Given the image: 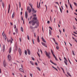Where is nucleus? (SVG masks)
Segmentation results:
<instances>
[{
	"instance_id": "nucleus-60",
	"label": "nucleus",
	"mask_w": 77,
	"mask_h": 77,
	"mask_svg": "<svg viewBox=\"0 0 77 77\" xmlns=\"http://www.w3.org/2000/svg\"><path fill=\"white\" fill-rule=\"evenodd\" d=\"M47 23L48 24H49V23H50V21H48Z\"/></svg>"
},
{
	"instance_id": "nucleus-55",
	"label": "nucleus",
	"mask_w": 77,
	"mask_h": 77,
	"mask_svg": "<svg viewBox=\"0 0 77 77\" xmlns=\"http://www.w3.org/2000/svg\"><path fill=\"white\" fill-rule=\"evenodd\" d=\"M22 14H23V12L21 11L20 12V15H22Z\"/></svg>"
},
{
	"instance_id": "nucleus-10",
	"label": "nucleus",
	"mask_w": 77,
	"mask_h": 77,
	"mask_svg": "<svg viewBox=\"0 0 77 77\" xmlns=\"http://www.w3.org/2000/svg\"><path fill=\"white\" fill-rule=\"evenodd\" d=\"M25 17H26V19H27V11H26L25 12Z\"/></svg>"
},
{
	"instance_id": "nucleus-42",
	"label": "nucleus",
	"mask_w": 77,
	"mask_h": 77,
	"mask_svg": "<svg viewBox=\"0 0 77 77\" xmlns=\"http://www.w3.org/2000/svg\"><path fill=\"white\" fill-rule=\"evenodd\" d=\"M72 53H73V56H75V54H74V51H72Z\"/></svg>"
},
{
	"instance_id": "nucleus-50",
	"label": "nucleus",
	"mask_w": 77,
	"mask_h": 77,
	"mask_svg": "<svg viewBox=\"0 0 77 77\" xmlns=\"http://www.w3.org/2000/svg\"><path fill=\"white\" fill-rule=\"evenodd\" d=\"M19 40L20 42H21V38H19Z\"/></svg>"
},
{
	"instance_id": "nucleus-2",
	"label": "nucleus",
	"mask_w": 77,
	"mask_h": 77,
	"mask_svg": "<svg viewBox=\"0 0 77 77\" xmlns=\"http://www.w3.org/2000/svg\"><path fill=\"white\" fill-rule=\"evenodd\" d=\"M45 53L46 56L48 57V58L49 59H50L51 57L50 56V53H48V52L46 51H45Z\"/></svg>"
},
{
	"instance_id": "nucleus-18",
	"label": "nucleus",
	"mask_w": 77,
	"mask_h": 77,
	"mask_svg": "<svg viewBox=\"0 0 77 77\" xmlns=\"http://www.w3.org/2000/svg\"><path fill=\"white\" fill-rule=\"evenodd\" d=\"M11 50H12V48L11 47L10 48V49L9 50V53H10L11 52Z\"/></svg>"
},
{
	"instance_id": "nucleus-54",
	"label": "nucleus",
	"mask_w": 77,
	"mask_h": 77,
	"mask_svg": "<svg viewBox=\"0 0 77 77\" xmlns=\"http://www.w3.org/2000/svg\"><path fill=\"white\" fill-rule=\"evenodd\" d=\"M21 68H23V65H21Z\"/></svg>"
},
{
	"instance_id": "nucleus-59",
	"label": "nucleus",
	"mask_w": 77,
	"mask_h": 77,
	"mask_svg": "<svg viewBox=\"0 0 77 77\" xmlns=\"http://www.w3.org/2000/svg\"><path fill=\"white\" fill-rule=\"evenodd\" d=\"M73 27H74V28H73L75 30L76 29L75 28V27L74 26H73Z\"/></svg>"
},
{
	"instance_id": "nucleus-61",
	"label": "nucleus",
	"mask_w": 77,
	"mask_h": 77,
	"mask_svg": "<svg viewBox=\"0 0 77 77\" xmlns=\"http://www.w3.org/2000/svg\"><path fill=\"white\" fill-rule=\"evenodd\" d=\"M14 29H16V28L17 27L16 26V25H14Z\"/></svg>"
},
{
	"instance_id": "nucleus-23",
	"label": "nucleus",
	"mask_w": 77,
	"mask_h": 77,
	"mask_svg": "<svg viewBox=\"0 0 77 77\" xmlns=\"http://www.w3.org/2000/svg\"><path fill=\"white\" fill-rule=\"evenodd\" d=\"M2 5L3 6V7L4 8V7H5V4L4 3V2H2Z\"/></svg>"
},
{
	"instance_id": "nucleus-21",
	"label": "nucleus",
	"mask_w": 77,
	"mask_h": 77,
	"mask_svg": "<svg viewBox=\"0 0 77 77\" xmlns=\"http://www.w3.org/2000/svg\"><path fill=\"white\" fill-rule=\"evenodd\" d=\"M30 63L32 65H34V63H33V62H32V61H30Z\"/></svg>"
},
{
	"instance_id": "nucleus-40",
	"label": "nucleus",
	"mask_w": 77,
	"mask_h": 77,
	"mask_svg": "<svg viewBox=\"0 0 77 77\" xmlns=\"http://www.w3.org/2000/svg\"><path fill=\"white\" fill-rule=\"evenodd\" d=\"M2 35H3V36H5V33H4V31H3L2 32Z\"/></svg>"
},
{
	"instance_id": "nucleus-14",
	"label": "nucleus",
	"mask_w": 77,
	"mask_h": 77,
	"mask_svg": "<svg viewBox=\"0 0 77 77\" xmlns=\"http://www.w3.org/2000/svg\"><path fill=\"white\" fill-rule=\"evenodd\" d=\"M14 16H15V12H14L12 15V18H14Z\"/></svg>"
},
{
	"instance_id": "nucleus-4",
	"label": "nucleus",
	"mask_w": 77,
	"mask_h": 77,
	"mask_svg": "<svg viewBox=\"0 0 77 77\" xmlns=\"http://www.w3.org/2000/svg\"><path fill=\"white\" fill-rule=\"evenodd\" d=\"M3 65L4 67H6V65H7V63L6 62L5 60H4L3 61Z\"/></svg>"
},
{
	"instance_id": "nucleus-5",
	"label": "nucleus",
	"mask_w": 77,
	"mask_h": 77,
	"mask_svg": "<svg viewBox=\"0 0 77 77\" xmlns=\"http://www.w3.org/2000/svg\"><path fill=\"white\" fill-rule=\"evenodd\" d=\"M19 53L20 56H21V54L22 53L21 48H19Z\"/></svg>"
},
{
	"instance_id": "nucleus-20",
	"label": "nucleus",
	"mask_w": 77,
	"mask_h": 77,
	"mask_svg": "<svg viewBox=\"0 0 77 77\" xmlns=\"http://www.w3.org/2000/svg\"><path fill=\"white\" fill-rule=\"evenodd\" d=\"M4 39H5V41H6V38H7L6 35H5H5H4Z\"/></svg>"
},
{
	"instance_id": "nucleus-13",
	"label": "nucleus",
	"mask_w": 77,
	"mask_h": 77,
	"mask_svg": "<svg viewBox=\"0 0 77 77\" xmlns=\"http://www.w3.org/2000/svg\"><path fill=\"white\" fill-rule=\"evenodd\" d=\"M50 62H51V63H52V64H53L54 65H57V64H56V63H53V61H52L51 60H50Z\"/></svg>"
},
{
	"instance_id": "nucleus-25",
	"label": "nucleus",
	"mask_w": 77,
	"mask_h": 77,
	"mask_svg": "<svg viewBox=\"0 0 77 77\" xmlns=\"http://www.w3.org/2000/svg\"><path fill=\"white\" fill-rule=\"evenodd\" d=\"M52 67L53 68H54V69H56V70L57 71H58V70H57V69H56V68L54 67H53V66H52Z\"/></svg>"
},
{
	"instance_id": "nucleus-36",
	"label": "nucleus",
	"mask_w": 77,
	"mask_h": 77,
	"mask_svg": "<svg viewBox=\"0 0 77 77\" xmlns=\"http://www.w3.org/2000/svg\"><path fill=\"white\" fill-rule=\"evenodd\" d=\"M32 11V9L30 8L29 9V13H30V12H31Z\"/></svg>"
},
{
	"instance_id": "nucleus-15",
	"label": "nucleus",
	"mask_w": 77,
	"mask_h": 77,
	"mask_svg": "<svg viewBox=\"0 0 77 77\" xmlns=\"http://www.w3.org/2000/svg\"><path fill=\"white\" fill-rule=\"evenodd\" d=\"M29 5L32 9L33 8V5L32 4H29Z\"/></svg>"
},
{
	"instance_id": "nucleus-44",
	"label": "nucleus",
	"mask_w": 77,
	"mask_h": 77,
	"mask_svg": "<svg viewBox=\"0 0 77 77\" xmlns=\"http://www.w3.org/2000/svg\"><path fill=\"white\" fill-rule=\"evenodd\" d=\"M10 11V8L8 9V13L9 14V11Z\"/></svg>"
},
{
	"instance_id": "nucleus-41",
	"label": "nucleus",
	"mask_w": 77,
	"mask_h": 77,
	"mask_svg": "<svg viewBox=\"0 0 77 77\" xmlns=\"http://www.w3.org/2000/svg\"><path fill=\"white\" fill-rule=\"evenodd\" d=\"M56 48L57 50H59V47L58 46H57L56 47Z\"/></svg>"
},
{
	"instance_id": "nucleus-30",
	"label": "nucleus",
	"mask_w": 77,
	"mask_h": 77,
	"mask_svg": "<svg viewBox=\"0 0 77 77\" xmlns=\"http://www.w3.org/2000/svg\"><path fill=\"white\" fill-rule=\"evenodd\" d=\"M37 53L38 55V56L39 57H40V55H39V54L38 52H37Z\"/></svg>"
},
{
	"instance_id": "nucleus-38",
	"label": "nucleus",
	"mask_w": 77,
	"mask_h": 77,
	"mask_svg": "<svg viewBox=\"0 0 77 77\" xmlns=\"http://www.w3.org/2000/svg\"><path fill=\"white\" fill-rule=\"evenodd\" d=\"M15 49H16V51H17V46H15Z\"/></svg>"
},
{
	"instance_id": "nucleus-8",
	"label": "nucleus",
	"mask_w": 77,
	"mask_h": 77,
	"mask_svg": "<svg viewBox=\"0 0 77 77\" xmlns=\"http://www.w3.org/2000/svg\"><path fill=\"white\" fill-rule=\"evenodd\" d=\"M42 45H43L44 46H45V47H46V48L47 47V45L46 44L44 43L43 42H42Z\"/></svg>"
},
{
	"instance_id": "nucleus-57",
	"label": "nucleus",
	"mask_w": 77,
	"mask_h": 77,
	"mask_svg": "<svg viewBox=\"0 0 77 77\" xmlns=\"http://www.w3.org/2000/svg\"><path fill=\"white\" fill-rule=\"evenodd\" d=\"M55 3H56V4H57V5H58V6L59 5V3H58V2H56Z\"/></svg>"
},
{
	"instance_id": "nucleus-58",
	"label": "nucleus",
	"mask_w": 77,
	"mask_h": 77,
	"mask_svg": "<svg viewBox=\"0 0 77 77\" xmlns=\"http://www.w3.org/2000/svg\"><path fill=\"white\" fill-rule=\"evenodd\" d=\"M54 42L56 45H58V44H57V43H56V42Z\"/></svg>"
},
{
	"instance_id": "nucleus-24",
	"label": "nucleus",
	"mask_w": 77,
	"mask_h": 77,
	"mask_svg": "<svg viewBox=\"0 0 77 77\" xmlns=\"http://www.w3.org/2000/svg\"><path fill=\"white\" fill-rule=\"evenodd\" d=\"M37 69H38V71H40L41 69H40V68H39V67H37Z\"/></svg>"
},
{
	"instance_id": "nucleus-33",
	"label": "nucleus",
	"mask_w": 77,
	"mask_h": 77,
	"mask_svg": "<svg viewBox=\"0 0 77 77\" xmlns=\"http://www.w3.org/2000/svg\"><path fill=\"white\" fill-rule=\"evenodd\" d=\"M67 74L69 75V76H70V77H71V75L69 74V72H67Z\"/></svg>"
},
{
	"instance_id": "nucleus-22",
	"label": "nucleus",
	"mask_w": 77,
	"mask_h": 77,
	"mask_svg": "<svg viewBox=\"0 0 77 77\" xmlns=\"http://www.w3.org/2000/svg\"><path fill=\"white\" fill-rule=\"evenodd\" d=\"M49 34L50 35H51V31L50 30V29H49Z\"/></svg>"
},
{
	"instance_id": "nucleus-53",
	"label": "nucleus",
	"mask_w": 77,
	"mask_h": 77,
	"mask_svg": "<svg viewBox=\"0 0 77 77\" xmlns=\"http://www.w3.org/2000/svg\"><path fill=\"white\" fill-rule=\"evenodd\" d=\"M59 31L60 33V34H61V31L60 30V29H59Z\"/></svg>"
},
{
	"instance_id": "nucleus-1",
	"label": "nucleus",
	"mask_w": 77,
	"mask_h": 77,
	"mask_svg": "<svg viewBox=\"0 0 77 77\" xmlns=\"http://www.w3.org/2000/svg\"><path fill=\"white\" fill-rule=\"evenodd\" d=\"M33 17L32 20L30 21L29 23L32 24V26H35V24L36 23L37 26H35V28H38V21L37 20V17H36V14H34L32 15Z\"/></svg>"
},
{
	"instance_id": "nucleus-39",
	"label": "nucleus",
	"mask_w": 77,
	"mask_h": 77,
	"mask_svg": "<svg viewBox=\"0 0 77 77\" xmlns=\"http://www.w3.org/2000/svg\"><path fill=\"white\" fill-rule=\"evenodd\" d=\"M32 59V60H35V58H33V57H31Z\"/></svg>"
},
{
	"instance_id": "nucleus-63",
	"label": "nucleus",
	"mask_w": 77,
	"mask_h": 77,
	"mask_svg": "<svg viewBox=\"0 0 77 77\" xmlns=\"http://www.w3.org/2000/svg\"><path fill=\"white\" fill-rule=\"evenodd\" d=\"M65 6H66V8H68V6H67V5H66V4H65Z\"/></svg>"
},
{
	"instance_id": "nucleus-37",
	"label": "nucleus",
	"mask_w": 77,
	"mask_h": 77,
	"mask_svg": "<svg viewBox=\"0 0 77 77\" xmlns=\"http://www.w3.org/2000/svg\"><path fill=\"white\" fill-rule=\"evenodd\" d=\"M60 9L61 13H62V9H61V8H60Z\"/></svg>"
},
{
	"instance_id": "nucleus-35",
	"label": "nucleus",
	"mask_w": 77,
	"mask_h": 77,
	"mask_svg": "<svg viewBox=\"0 0 77 77\" xmlns=\"http://www.w3.org/2000/svg\"><path fill=\"white\" fill-rule=\"evenodd\" d=\"M61 69H62V70H63L64 73H65V72H64V70L63 69V68H62V67H61Z\"/></svg>"
},
{
	"instance_id": "nucleus-62",
	"label": "nucleus",
	"mask_w": 77,
	"mask_h": 77,
	"mask_svg": "<svg viewBox=\"0 0 77 77\" xmlns=\"http://www.w3.org/2000/svg\"><path fill=\"white\" fill-rule=\"evenodd\" d=\"M63 32H65V29H63Z\"/></svg>"
},
{
	"instance_id": "nucleus-52",
	"label": "nucleus",
	"mask_w": 77,
	"mask_h": 77,
	"mask_svg": "<svg viewBox=\"0 0 77 77\" xmlns=\"http://www.w3.org/2000/svg\"><path fill=\"white\" fill-rule=\"evenodd\" d=\"M10 24L11 26H13V24H12V22H10Z\"/></svg>"
},
{
	"instance_id": "nucleus-49",
	"label": "nucleus",
	"mask_w": 77,
	"mask_h": 77,
	"mask_svg": "<svg viewBox=\"0 0 77 77\" xmlns=\"http://www.w3.org/2000/svg\"><path fill=\"white\" fill-rule=\"evenodd\" d=\"M19 5H20V8H21V3L20 2H19Z\"/></svg>"
},
{
	"instance_id": "nucleus-34",
	"label": "nucleus",
	"mask_w": 77,
	"mask_h": 77,
	"mask_svg": "<svg viewBox=\"0 0 77 77\" xmlns=\"http://www.w3.org/2000/svg\"><path fill=\"white\" fill-rule=\"evenodd\" d=\"M25 54H26V55H27V51H26V50H25Z\"/></svg>"
},
{
	"instance_id": "nucleus-12",
	"label": "nucleus",
	"mask_w": 77,
	"mask_h": 77,
	"mask_svg": "<svg viewBox=\"0 0 77 77\" xmlns=\"http://www.w3.org/2000/svg\"><path fill=\"white\" fill-rule=\"evenodd\" d=\"M42 41H43V42L46 43V41H45V39H44V38H43V37H42Z\"/></svg>"
},
{
	"instance_id": "nucleus-9",
	"label": "nucleus",
	"mask_w": 77,
	"mask_h": 77,
	"mask_svg": "<svg viewBox=\"0 0 77 77\" xmlns=\"http://www.w3.org/2000/svg\"><path fill=\"white\" fill-rule=\"evenodd\" d=\"M5 51V45H3V52H4Z\"/></svg>"
},
{
	"instance_id": "nucleus-32",
	"label": "nucleus",
	"mask_w": 77,
	"mask_h": 77,
	"mask_svg": "<svg viewBox=\"0 0 77 77\" xmlns=\"http://www.w3.org/2000/svg\"><path fill=\"white\" fill-rule=\"evenodd\" d=\"M30 75L31 77H33V75L31 73H30Z\"/></svg>"
},
{
	"instance_id": "nucleus-7",
	"label": "nucleus",
	"mask_w": 77,
	"mask_h": 77,
	"mask_svg": "<svg viewBox=\"0 0 77 77\" xmlns=\"http://www.w3.org/2000/svg\"><path fill=\"white\" fill-rule=\"evenodd\" d=\"M8 59L9 60V61H11V55H9L8 56Z\"/></svg>"
},
{
	"instance_id": "nucleus-19",
	"label": "nucleus",
	"mask_w": 77,
	"mask_h": 77,
	"mask_svg": "<svg viewBox=\"0 0 77 77\" xmlns=\"http://www.w3.org/2000/svg\"><path fill=\"white\" fill-rule=\"evenodd\" d=\"M70 7L71 9H72V10L73 9V8H72V5H71V4H70Z\"/></svg>"
},
{
	"instance_id": "nucleus-31",
	"label": "nucleus",
	"mask_w": 77,
	"mask_h": 77,
	"mask_svg": "<svg viewBox=\"0 0 77 77\" xmlns=\"http://www.w3.org/2000/svg\"><path fill=\"white\" fill-rule=\"evenodd\" d=\"M37 53L38 55V56L39 57H40V55H39V54L38 52H37Z\"/></svg>"
},
{
	"instance_id": "nucleus-28",
	"label": "nucleus",
	"mask_w": 77,
	"mask_h": 77,
	"mask_svg": "<svg viewBox=\"0 0 77 77\" xmlns=\"http://www.w3.org/2000/svg\"><path fill=\"white\" fill-rule=\"evenodd\" d=\"M27 10L28 11V12H29V7H27Z\"/></svg>"
},
{
	"instance_id": "nucleus-45",
	"label": "nucleus",
	"mask_w": 77,
	"mask_h": 77,
	"mask_svg": "<svg viewBox=\"0 0 77 77\" xmlns=\"http://www.w3.org/2000/svg\"><path fill=\"white\" fill-rule=\"evenodd\" d=\"M27 38H28V40H29V35H28L27 36Z\"/></svg>"
},
{
	"instance_id": "nucleus-16",
	"label": "nucleus",
	"mask_w": 77,
	"mask_h": 77,
	"mask_svg": "<svg viewBox=\"0 0 77 77\" xmlns=\"http://www.w3.org/2000/svg\"><path fill=\"white\" fill-rule=\"evenodd\" d=\"M39 37L38 36V38H37V42H40V41H39Z\"/></svg>"
},
{
	"instance_id": "nucleus-46",
	"label": "nucleus",
	"mask_w": 77,
	"mask_h": 77,
	"mask_svg": "<svg viewBox=\"0 0 77 77\" xmlns=\"http://www.w3.org/2000/svg\"><path fill=\"white\" fill-rule=\"evenodd\" d=\"M27 51H28V54H29V49L27 50Z\"/></svg>"
},
{
	"instance_id": "nucleus-11",
	"label": "nucleus",
	"mask_w": 77,
	"mask_h": 77,
	"mask_svg": "<svg viewBox=\"0 0 77 77\" xmlns=\"http://www.w3.org/2000/svg\"><path fill=\"white\" fill-rule=\"evenodd\" d=\"M64 62L65 65H68V64L67 63V62H68V61H67V60H65Z\"/></svg>"
},
{
	"instance_id": "nucleus-26",
	"label": "nucleus",
	"mask_w": 77,
	"mask_h": 77,
	"mask_svg": "<svg viewBox=\"0 0 77 77\" xmlns=\"http://www.w3.org/2000/svg\"><path fill=\"white\" fill-rule=\"evenodd\" d=\"M15 32L16 33V34L18 33V29H16L15 30Z\"/></svg>"
},
{
	"instance_id": "nucleus-29",
	"label": "nucleus",
	"mask_w": 77,
	"mask_h": 77,
	"mask_svg": "<svg viewBox=\"0 0 77 77\" xmlns=\"http://www.w3.org/2000/svg\"><path fill=\"white\" fill-rule=\"evenodd\" d=\"M73 3H74V5H75V6H77V3H75V2H73Z\"/></svg>"
},
{
	"instance_id": "nucleus-3",
	"label": "nucleus",
	"mask_w": 77,
	"mask_h": 77,
	"mask_svg": "<svg viewBox=\"0 0 77 77\" xmlns=\"http://www.w3.org/2000/svg\"><path fill=\"white\" fill-rule=\"evenodd\" d=\"M51 51L52 55H53V57H54V58H55V60H57V58H56V57L55 55L54 54V53L53 52V50H52V49H51Z\"/></svg>"
},
{
	"instance_id": "nucleus-6",
	"label": "nucleus",
	"mask_w": 77,
	"mask_h": 77,
	"mask_svg": "<svg viewBox=\"0 0 77 77\" xmlns=\"http://www.w3.org/2000/svg\"><path fill=\"white\" fill-rule=\"evenodd\" d=\"M32 12L33 14H35L36 13V10H35V9L32 8Z\"/></svg>"
},
{
	"instance_id": "nucleus-17",
	"label": "nucleus",
	"mask_w": 77,
	"mask_h": 77,
	"mask_svg": "<svg viewBox=\"0 0 77 77\" xmlns=\"http://www.w3.org/2000/svg\"><path fill=\"white\" fill-rule=\"evenodd\" d=\"M20 71H21V72H24V70H23V69L22 68H20Z\"/></svg>"
},
{
	"instance_id": "nucleus-51",
	"label": "nucleus",
	"mask_w": 77,
	"mask_h": 77,
	"mask_svg": "<svg viewBox=\"0 0 77 77\" xmlns=\"http://www.w3.org/2000/svg\"><path fill=\"white\" fill-rule=\"evenodd\" d=\"M35 65H36L37 66H38V63H35Z\"/></svg>"
},
{
	"instance_id": "nucleus-56",
	"label": "nucleus",
	"mask_w": 77,
	"mask_h": 77,
	"mask_svg": "<svg viewBox=\"0 0 77 77\" xmlns=\"http://www.w3.org/2000/svg\"><path fill=\"white\" fill-rule=\"evenodd\" d=\"M10 8H11V7H10V5H9L8 9H10Z\"/></svg>"
},
{
	"instance_id": "nucleus-27",
	"label": "nucleus",
	"mask_w": 77,
	"mask_h": 77,
	"mask_svg": "<svg viewBox=\"0 0 77 77\" xmlns=\"http://www.w3.org/2000/svg\"><path fill=\"white\" fill-rule=\"evenodd\" d=\"M20 29L22 32H23V27H21Z\"/></svg>"
},
{
	"instance_id": "nucleus-64",
	"label": "nucleus",
	"mask_w": 77,
	"mask_h": 77,
	"mask_svg": "<svg viewBox=\"0 0 77 77\" xmlns=\"http://www.w3.org/2000/svg\"><path fill=\"white\" fill-rule=\"evenodd\" d=\"M9 34H11V31H9Z\"/></svg>"
},
{
	"instance_id": "nucleus-47",
	"label": "nucleus",
	"mask_w": 77,
	"mask_h": 77,
	"mask_svg": "<svg viewBox=\"0 0 77 77\" xmlns=\"http://www.w3.org/2000/svg\"><path fill=\"white\" fill-rule=\"evenodd\" d=\"M10 42H11V44H12V41L10 40Z\"/></svg>"
},
{
	"instance_id": "nucleus-48",
	"label": "nucleus",
	"mask_w": 77,
	"mask_h": 77,
	"mask_svg": "<svg viewBox=\"0 0 77 77\" xmlns=\"http://www.w3.org/2000/svg\"><path fill=\"white\" fill-rule=\"evenodd\" d=\"M53 40H54V42H55L56 41L55 40V39L54 38H53Z\"/></svg>"
},
{
	"instance_id": "nucleus-43",
	"label": "nucleus",
	"mask_w": 77,
	"mask_h": 77,
	"mask_svg": "<svg viewBox=\"0 0 77 77\" xmlns=\"http://www.w3.org/2000/svg\"><path fill=\"white\" fill-rule=\"evenodd\" d=\"M49 29H50L51 30H53V29L52 28H51V26L49 27Z\"/></svg>"
}]
</instances>
